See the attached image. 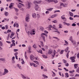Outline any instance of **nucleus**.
Instances as JSON below:
<instances>
[{
    "label": "nucleus",
    "mask_w": 79,
    "mask_h": 79,
    "mask_svg": "<svg viewBox=\"0 0 79 79\" xmlns=\"http://www.w3.org/2000/svg\"><path fill=\"white\" fill-rule=\"evenodd\" d=\"M32 16L34 18H37V16L36 15V14L35 13H33Z\"/></svg>",
    "instance_id": "nucleus-14"
},
{
    "label": "nucleus",
    "mask_w": 79,
    "mask_h": 79,
    "mask_svg": "<svg viewBox=\"0 0 79 79\" xmlns=\"http://www.w3.org/2000/svg\"><path fill=\"white\" fill-rule=\"evenodd\" d=\"M53 8H50L49 9H47V10H48V11H51L52 10H53Z\"/></svg>",
    "instance_id": "nucleus-36"
},
{
    "label": "nucleus",
    "mask_w": 79,
    "mask_h": 79,
    "mask_svg": "<svg viewBox=\"0 0 79 79\" xmlns=\"http://www.w3.org/2000/svg\"><path fill=\"white\" fill-rule=\"evenodd\" d=\"M33 62H34V63H36L37 64H39V62L37 61H33Z\"/></svg>",
    "instance_id": "nucleus-35"
},
{
    "label": "nucleus",
    "mask_w": 79,
    "mask_h": 79,
    "mask_svg": "<svg viewBox=\"0 0 79 79\" xmlns=\"http://www.w3.org/2000/svg\"><path fill=\"white\" fill-rule=\"evenodd\" d=\"M21 60L22 61L21 62V64H25V62H24V61L23 59H22Z\"/></svg>",
    "instance_id": "nucleus-21"
},
{
    "label": "nucleus",
    "mask_w": 79,
    "mask_h": 79,
    "mask_svg": "<svg viewBox=\"0 0 79 79\" xmlns=\"http://www.w3.org/2000/svg\"><path fill=\"white\" fill-rule=\"evenodd\" d=\"M31 31H28L27 32V34H28V35H30V34H31Z\"/></svg>",
    "instance_id": "nucleus-46"
},
{
    "label": "nucleus",
    "mask_w": 79,
    "mask_h": 79,
    "mask_svg": "<svg viewBox=\"0 0 79 79\" xmlns=\"http://www.w3.org/2000/svg\"><path fill=\"white\" fill-rule=\"evenodd\" d=\"M26 21L27 22H29L30 21V19H29V15L27 14L26 16V18L25 19Z\"/></svg>",
    "instance_id": "nucleus-5"
},
{
    "label": "nucleus",
    "mask_w": 79,
    "mask_h": 79,
    "mask_svg": "<svg viewBox=\"0 0 79 79\" xmlns=\"http://www.w3.org/2000/svg\"><path fill=\"white\" fill-rule=\"evenodd\" d=\"M15 35V34L14 33H12L11 34V35L10 36V38L11 39L12 37L14 36V35Z\"/></svg>",
    "instance_id": "nucleus-23"
},
{
    "label": "nucleus",
    "mask_w": 79,
    "mask_h": 79,
    "mask_svg": "<svg viewBox=\"0 0 79 79\" xmlns=\"http://www.w3.org/2000/svg\"><path fill=\"white\" fill-rule=\"evenodd\" d=\"M4 10V9L3 7H2L1 9V11H2Z\"/></svg>",
    "instance_id": "nucleus-61"
},
{
    "label": "nucleus",
    "mask_w": 79,
    "mask_h": 79,
    "mask_svg": "<svg viewBox=\"0 0 79 79\" xmlns=\"http://www.w3.org/2000/svg\"><path fill=\"white\" fill-rule=\"evenodd\" d=\"M18 53L16 52L14 53V55H15V56H17V55H18Z\"/></svg>",
    "instance_id": "nucleus-54"
},
{
    "label": "nucleus",
    "mask_w": 79,
    "mask_h": 79,
    "mask_svg": "<svg viewBox=\"0 0 79 79\" xmlns=\"http://www.w3.org/2000/svg\"><path fill=\"white\" fill-rule=\"evenodd\" d=\"M65 66H67V67L69 66V64H68V63H67L65 64Z\"/></svg>",
    "instance_id": "nucleus-59"
},
{
    "label": "nucleus",
    "mask_w": 79,
    "mask_h": 79,
    "mask_svg": "<svg viewBox=\"0 0 79 79\" xmlns=\"http://www.w3.org/2000/svg\"><path fill=\"white\" fill-rule=\"evenodd\" d=\"M69 40H73V37L70 36V37L69 38Z\"/></svg>",
    "instance_id": "nucleus-47"
},
{
    "label": "nucleus",
    "mask_w": 79,
    "mask_h": 79,
    "mask_svg": "<svg viewBox=\"0 0 79 79\" xmlns=\"http://www.w3.org/2000/svg\"><path fill=\"white\" fill-rule=\"evenodd\" d=\"M68 49H69V48L67 47L66 48V49H65V51L66 53L67 52H68Z\"/></svg>",
    "instance_id": "nucleus-40"
},
{
    "label": "nucleus",
    "mask_w": 79,
    "mask_h": 79,
    "mask_svg": "<svg viewBox=\"0 0 79 79\" xmlns=\"http://www.w3.org/2000/svg\"><path fill=\"white\" fill-rule=\"evenodd\" d=\"M34 63H30V66H32V65H34Z\"/></svg>",
    "instance_id": "nucleus-57"
},
{
    "label": "nucleus",
    "mask_w": 79,
    "mask_h": 79,
    "mask_svg": "<svg viewBox=\"0 0 79 79\" xmlns=\"http://www.w3.org/2000/svg\"><path fill=\"white\" fill-rule=\"evenodd\" d=\"M31 46H28V52L29 53H31Z\"/></svg>",
    "instance_id": "nucleus-10"
},
{
    "label": "nucleus",
    "mask_w": 79,
    "mask_h": 79,
    "mask_svg": "<svg viewBox=\"0 0 79 79\" xmlns=\"http://www.w3.org/2000/svg\"><path fill=\"white\" fill-rule=\"evenodd\" d=\"M19 27V24L18 23H15L14 24V27Z\"/></svg>",
    "instance_id": "nucleus-12"
},
{
    "label": "nucleus",
    "mask_w": 79,
    "mask_h": 79,
    "mask_svg": "<svg viewBox=\"0 0 79 79\" xmlns=\"http://www.w3.org/2000/svg\"><path fill=\"white\" fill-rule=\"evenodd\" d=\"M69 19L70 20H73V18L71 17H70L69 18Z\"/></svg>",
    "instance_id": "nucleus-64"
},
{
    "label": "nucleus",
    "mask_w": 79,
    "mask_h": 79,
    "mask_svg": "<svg viewBox=\"0 0 79 79\" xmlns=\"http://www.w3.org/2000/svg\"><path fill=\"white\" fill-rule=\"evenodd\" d=\"M21 76L22 77L23 79H26V77L24 76L22 74H21Z\"/></svg>",
    "instance_id": "nucleus-30"
},
{
    "label": "nucleus",
    "mask_w": 79,
    "mask_h": 79,
    "mask_svg": "<svg viewBox=\"0 0 79 79\" xmlns=\"http://www.w3.org/2000/svg\"><path fill=\"white\" fill-rule=\"evenodd\" d=\"M69 13L71 16H74V15H73V13L71 12L70 11L69 12Z\"/></svg>",
    "instance_id": "nucleus-26"
},
{
    "label": "nucleus",
    "mask_w": 79,
    "mask_h": 79,
    "mask_svg": "<svg viewBox=\"0 0 79 79\" xmlns=\"http://www.w3.org/2000/svg\"><path fill=\"white\" fill-rule=\"evenodd\" d=\"M53 2H55V3H58V1H57V0H54L53 1Z\"/></svg>",
    "instance_id": "nucleus-51"
},
{
    "label": "nucleus",
    "mask_w": 79,
    "mask_h": 79,
    "mask_svg": "<svg viewBox=\"0 0 79 79\" xmlns=\"http://www.w3.org/2000/svg\"><path fill=\"white\" fill-rule=\"evenodd\" d=\"M14 5V4L13 3H11L9 6V8L10 9H11V8L13 7V5Z\"/></svg>",
    "instance_id": "nucleus-15"
},
{
    "label": "nucleus",
    "mask_w": 79,
    "mask_h": 79,
    "mask_svg": "<svg viewBox=\"0 0 79 79\" xmlns=\"http://www.w3.org/2000/svg\"><path fill=\"white\" fill-rule=\"evenodd\" d=\"M0 60L4 61H5V59L4 58H0Z\"/></svg>",
    "instance_id": "nucleus-53"
},
{
    "label": "nucleus",
    "mask_w": 79,
    "mask_h": 79,
    "mask_svg": "<svg viewBox=\"0 0 79 79\" xmlns=\"http://www.w3.org/2000/svg\"><path fill=\"white\" fill-rule=\"evenodd\" d=\"M6 29H8V25H6L5 26Z\"/></svg>",
    "instance_id": "nucleus-50"
},
{
    "label": "nucleus",
    "mask_w": 79,
    "mask_h": 79,
    "mask_svg": "<svg viewBox=\"0 0 79 79\" xmlns=\"http://www.w3.org/2000/svg\"><path fill=\"white\" fill-rule=\"evenodd\" d=\"M43 76L44 78H46V79H47V78H48V76L45 75L44 74H43Z\"/></svg>",
    "instance_id": "nucleus-28"
},
{
    "label": "nucleus",
    "mask_w": 79,
    "mask_h": 79,
    "mask_svg": "<svg viewBox=\"0 0 79 79\" xmlns=\"http://www.w3.org/2000/svg\"><path fill=\"white\" fill-rule=\"evenodd\" d=\"M52 23H57V21L56 20L52 21Z\"/></svg>",
    "instance_id": "nucleus-52"
},
{
    "label": "nucleus",
    "mask_w": 79,
    "mask_h": 79,
    "mask_svg": "<svg viewBox=\"0 0 79 79\" xmlns=\"http://www.w3.org/2000/svg\"><path fill=\"white\" fill-rule=\"evenodd\" d=\"M64 42H65V43L66 44H64V45H68V42L67 41H66V40H64Z\"/></svg>",
    "instance_id": "nucleus-31"
},
{
    "label": "nucleus",
    "mask_w": 79,
    "mask_h": 79,
    "mask_svg": "<svg viewBox=\"0 0 79 79\" xmlns=\"http://www.w3.org/2000/svg\"><path fill=\"white\" fill-rule=\"evenodd\" d=\"M52 25H49V27L48 28V29L49 30V31H51L52 29Z\"/></svg>",
    "instance_id": "nucleus-9"
},
{
    "label": "nucleus",
    "mask_w": 79,
    "mask_h": 79,
    "mask_svg": "<svg viewBox=\"0 0 79 79\" xmlns=\"http://www.w3.org/2000/svg\"><path fill=\"white\" fill-rule=\"evenodd\" d=\"M41 37L43 38L44 41V42H45L46 40L45 39V37H47V35H46L44 33H42Z\"/></svg>",
    "instance_id": "nucleus-2"
},
{
    "label": "nucleus",
    "mask_w": 79,
    "mask_h": 79,
    "mask_svg": "<svg viewBox=\"0 0 79 79\" xmlns=\"http://www.w3.org/2000/svg\"><path fill=\"white\" fill-rule=\"evenodd\" d=\"M30 59L31 60H34V56L33 55H32L30 56Z\"/></svg>",
    "instance_id": "nucleus-17"
},
{
    "label": "nucleus",
    "mask_w": 79,
    "mask_h": 79,
    "mask_svg": "<svg viewBox=\"0 0 79 79\" xmlns=\"http://www.w3.org/2000/svg\"><path fill=\"white\" fill-rule=\"evenodd\" d=\"M65 76L67 77H69V75L68 73H65Z\"/></svg>",
    "instance_id": "nucleus-39"
},
{
    "label": "nucleus",
    "mask_w": 79,
    "mask_h": 79,
    "mask_svg": "<svg viewBox=\"0 0 79 79\" xmlns=\"http://www.w3.org/2000/svg\"><path fill=\"white\" fill-rule=\"evenodd\" d=\"M17 66L18 67V68H19V69H21V65H19V64H17Z\"/></svg>",
    "instance_id": "nucleus-27"
},
{
    "label": "nucleus",
    "mask_w": 79,
    "mask_h": 79,
    "mask_svg": "<svg viewBox=\"0 0 79 79\" xmlns=\"http://www.w3.org/2000/svg\"><path fill=\"white\" fill-rule=\"evenodd\" d=\"M43 76L44 78H46V79H47V78H48V76L45 75L44 74H43Z\"/></svg>",
    "instance_id": "nucleus-29"
},
{
    "label": "nucleus",
    "mask_w": 79,
    "mask_h": 79,
    "mask_svg": "<svg viewBox=\"0 0 79 79\" xmlns=\"http://www.w3.org/2000/svg\"><path fill=\"white\" fill-rule=\"evenodd\" d=\"M53 53L54 54L52 55V56L53 57H55V55H56V50H53Z\"/></svg>",
    "instance_id": "nucleus-11"
},
{
    "label": "nucleus",
    "mask_w": 79,
    "mask_h": 79,
    "mask_svg": "<svg viewBox=\"0 0 79 79\" xmlns=\"http://www.w3.org/2000/svg\"><path fill=\"white\" fill-rule=\"evenodd\" d=\"M60 6H63V7H67L68 6V4L65 3L63 4L62 3H61L60 5Z\"/></svg>",
    "instance_id": "nucleus-6"
},
{
    "label": "nucleus",
    "mask_w": 79,
    "mask_h": 79,
    "mask_svg": "<svg viewBox=\"0 0 79 79\" xmlns=\"http://www.w3.org/2000/svg\"><path fill=\"white\" fill-rule=\"evenodd\" d=\"M33 47L34 48H37V47L35 44H34L33 46Z\"/></svg>",
    "instance_id": "nucleus-37"
},
{
    "label": "nucleus",
    "mask_w": 79,
    "mask_h": 79,
    "mask_svg": "<svg viewBox=\"0 0 79 79\" xmlns=\"http://www.w3.org/2000/svg\"><path fill=\"white\" fill-rule=\"evenodd\" d=\"M41 43V45L42 47H44V42H43L41 41L40 42Z\"/></svg>",
    "instance_id": "nucleus-24"
},
{
    "label": "nucleus",
    "mask_w": 79,
    "mask_h": 79,
    "mask_svg": "<svg viewBox=\"0 0 79 79\" xmlns=\"http://www.w3.org/2000/svg\"><path fill=\"white\" fill-rule=\"evenodd\" d=\"M47 2H53V0H45Z\"/></svg>",
    "instance_id": "nucleus-34"
},
{
    "label": "nucleus",
    "mask_w": 79,
    "mask_h": 79,
    "mask_svg": "<svg viewBox=\"0 0 79 79\" xmlns=\"http://www.w3.org/2000/svg\"><path fill=\"white\" fill-rule=\"evenodd\" d=\"M43 56L44 58H47V56H45V55H43Z\"/></svg>",
    "instance_id": "nucleus-45"
},
{
    "label": "nucleus",
    "mask_w": 79,
    "mask_h": 79,
    "mask_svg": "<svg viewBox=\"0 0 79 79\" xmlns=\"http://www.w3.org/2000/svg\"><path fill=\"white\" fill-rule=\"evenodd\" d=\"M63 52H64V51L63 50H61L60 52V55H62V54L63 53Z\"/></svg>",
    "instance_id": "nucleus-41"
},
{
    "label": "nucleus",
    "mask_w": 79,
    "mask_h": 79,
    "mask_svg": "<svg viewBox=\"0 0 79 79\" xmlns=\"http://www.w3.org/2000/svg\"><path fill=\"white\" fill-rule=\"evenodd\" d=\"M64 69L66 71H69V70H68V69H66V68L64 67Z\"/></svg>",
    "instance_id": "nucleus-55"
},
{
    "label": "nucleus",
    "mask_w": 79,
    "mask_h": 79,
    "mask_svg": "<svg viewBox=\"0 0 79 79\" xmlns=\"http://www.w3.org/2000/svg\"><path fill=\"white\" fill-rule=\"evenodd\" d=\"M31 2H28L26 4V7L27 8L29 9L31 7Z\"/></svg>",
    "instance_id": "nucleus-3"
},
{
    "label": "nucleus",
    "mask_w": 79,
    "mask_h": 79,
    "mask_svg": "<svg viewBox=\"0 0 79 79\" xmlns=\"http://www.w3.org/2000/svg\"><path fill=\"white\" fill-rule=\"evenodd\" d=\"M77 58H79V53L77 55Z\"/></svg>",
    "instance_id": "nucleus-62"
},
{
    "label": "nucleus",
    "mask_w": 79,
    "mask_h": 79,
    "mask_svg": "<svg viewBox=\"0 0 79 79\" xmlns=\"http://www.w3.org/2000/svg\"><path fill=\"white\" fill-rule=\"evenodd\" d=\"M4 20H5L6 21H9V19H4Z\"/></svg>",
    "instance_id": "nucleus-49"
},
{
    "label": "nucleus",
    "mask_w": 79,
    "mask_h": 79,
    "mask_svg": "<svg viewBox=\"0 0 79 79\" xmlns=\"http://www.w3.org/2000/svg\"><path fill=\"white\" fill-rule=\"evenodd\" d=\"M27 54L26 52H25V57L26 59V60H27L28 59V58H27V55L26 54Z\"/></svg>",
    "instance_id": "nucleus-22"
},
{
    "label": "nucleus",
    "mask_w": 79,
    "mask_h": 79,
    "mask_svg": "<svg viewBox=\"0 0 79 79\" xmlns=\"http://www.w3.org/2000/svg\"><path fill=\"white\" fill-rule=\"evenodd\" d=\"M8 72H9L8 70H7V69H4V73L3 74V75H5V74H7V73H8Z\"/></svg>",
    "instance_id": "nucleus-7"
},
{
    "label": "nucleus",
    "mask_w": 79,
    "mask_h": 79,
    "mask_svg": "<svg viewBox=\"0 0 79 79\" xmlns=\"http://www.w3.org/2000/svg\"><path fill=\"white\" fill-rule=\"evenodd\" d=\"M40 30L41 31H43V30H44V28H43V27H40Z\"/></svg>",
    "instance_id": "nucleus-48"
},
{
    "label": "nucleus",
    "mask_w": 79,
    "mask_h": 79,
    "mask_svg": "<svg viewBox=\"0 0 79 79\" xmlns=\"http://www.w3.org/2000/svg\"><path fill=\"white\" fill-rule=\"evenodd\" d=\"M15 45H16L15 44V43H12V44H10V48H11L12 47L15 46Z\"/></svg>",
    "instance_id": "nucleus-16"
},
{
    "label": "nucleus",
    "mask_w": 79,
    "mask_h": 79,
    "mask_svg": "<svg viewBox=\"0 0 79 79\" xmlns=\"http://www.w3.org/2000/svg\"><path fill=\"white\" fill-rule=\"evenodd\" d=\"M17 1L19 2H20V3H23V2H22L21 0H17Z\"/></svg>",
    "instance_id": "nucleus-56"
},
{
    "label": "nucleus",
    "mask_w": 79,
    "mask_h": 79,
    "mask_svg": "<svg viewBox=\"0 0 79 79\" xmlns=\"http://www.w3.org/2000/svg\"><path fill=\"white\" fill-rule=\"evenodd\" d=\"M53 52V51L51 49L49 50L48 52V54L49 55H50L51 53H52Z\"/></svg>",
    "instance_id": "nucleus-13"
},
{
    "label": "nucleus",
    "mask_w": 79,
    "mask_h": 79,
    "mask_svg": "<svg viewBox=\"0 0 79 79\" xmlns=\"http://www.w3.org/2000/svg\"><path fill=\"white\" fill-rule=\"evenodd\" d=\"M75 77H79V74H76L75 75Z\"/></svg>",
    "instance_id": "nucleus-58"
},
{
    "label": "nucleus",
    "mask_w": 79,
    "mask_h": 79,
    "mask_svg": "<svg viewBox=\"0 0 79 79\" xmlns=\"http://www.w3.org/2000/svg\"><path fill=\"white\" fill-rule=\"evenodd\" d=\"M64 15H63L61 17V18L62 19H64L65 18L64 17Z\"/></svg>",
    "instance_id": "nucleus-43"
},
{
    "label": "nucleus",
    "mask_w": 79,
    "mask_h": 79,
    "mask_svg": "<svg viewBox=\"0 0 79 79\" xmlns=\"http://www.w3.org/2000/svg\"><path fill=\"white\" fill-rule=\"evenodd\" d=\"M40 3V2H37L35 1H34V3L35 4V9L36 11H38L39 9V6L37 4H39Z\"/></svg>",
    "instance_id": "nucleus-1"
},
{
    "label": "nucleus",
    "mask_w": 79,
    "mask_h": 79,
    "mask_svg": "<svg viewBox=\"0 0 79 79\" xmlns=\"http://www.w3.org/2000/svg\"><path fill=\"white\" fill-rule=\"evenodd\" d=\"M64 63L65 64H66V63H67V61L66 60H64V59H63L62 60Z\"/></svg>",
    "instance_id": "nucleus-32"
},
{
    "label": "nucleus",
    "mask_w": 79,
    "mask_h": 79,
    "mask_svg": "<svg viewBox=\"0 0 79 79\" xmlns=\"http://www.w3.org/2000/svg\"><path fill=\"white\" fill-rule=\"evenodd\" d=\"M14 10H15L16 12H18V11H19V9H18L16 8H14Z\"/></svg>",
    "instance_id": "nucleus-38"
},
{
    "label": "nucleus",
    "mask_w": 79,
    "mask_h": 79,
    "mask_svg": "<svg viewBox=\"0 0 79 79\" xmlns=\"http://www.w3.org/2000/svg\"><path fill=\"white\" fill-rule=\"evenodd\" d=\"M78 65H79V64H74V66L75 68H76V69L78 67Z\"/></svg>",
    "instance_id": "nucleus-20"
},
{
    "label": "nucleus",
    "mask_w": 79,
    "mask_h": 79,
    "mask_svg": "<svg viewBox=\"0 0 79 79\" xmlns=\"http://www.w3.org/2000/svg\"><path fill=\"white\" fill-rule=\"evenodd\" d=\"M4 15H5L6 16H8V15H9V13L5 11Z\"/></svg>",
    "instance_id": "nucleus-18"
},
{
    "label": "nucleus",
    "mask_w": 79,
    "mask_h": 79,
    "mask_svg": "<svg viewBox=\"0 0 79 79\" xmlns=\"http://www.w3.org/2000/svg\"><path fill=\"white\" fill-rule=\"evenodd\" d=\"M34 60H39V58L37 56L36 57H34Z\"/></svg>",
    "instance_id": "nucleus-33"
},
{
    "label": "nucleus",
    "mask_w": 79,
    "mask_h": 79,
    "mask_svg": "<svg viewBox=\"0 0 79 79\" xmlns=\"http://www.w3.org/2000/svg\"><path fill=\"white\" fill-rule=\"evenodd\" d=\"M73 17H74V18H75V17H79V16L78 15H74L73 16Z\"/></svg>",
    "instance_id": "nucleus-60"
},
{
    "label": "nucleus",
    "mask_w": 79,
    "mask_h": 79,
    "mask_svg": "<svg viewBox=\"0 0 79 79\" xmlns=\"http://www.w3.org/2000/svg\"><path fill=\"white\" fill-rule=\"evenodd\" d=\"M45 13L46 14H49V13H50V12L48 11H47Z\"/></svg>",
    "instance_id": "nucleus-63"
},
{
    "label": "nucleus",
    "mask_w": 79,
    "mask_h": 79,
    "mask_svg": "<svg viewBox=\"0 0 79 79\" xmlns=\"http://www.w3.org/2000/svg\"><path fill=\"white\" fill-rule=\"evenodd\" d=\"M18 6L19 8H21V5H19V4H18Z\"/></svg>",
    "instance_id": "nucleus-44"
},
{
    "label": "nucleus",
    "mask_w": 79,
    "mask_h": 79,
    "mask_svg": "<svg viewBox=\"0 0 79 79\" xmlns=\"http://www.w3.org/2000/svg\"><path fill=\"white\" fill-rule=\"evenodd\" d=\"M76 56H74L70 58V59L71 60L72 63H74L76 61L75 59H76Z\"/></svg>",
    "instance_id": "nucleus-4"
},
{
    "label": "nucleus",
    "mask_w": 79,
    "mask_h": 79,
    "mask_svg": "<svg viewBox=\"0 0 79 79\" xmlns=\"http://www.w3.org/2000/svg\"><path fill=\"white\" fill-rule=\"evenodd\" d=\"M11 32V30H8L7 31V33H9V32Z\"/></svg>",
    "instance_id": "nucleus-42"
},
{
    "label": "nucleus",
    "mask_w": 79,
    "mask_h": 79,
    "mask_svg": "<svg viewBox=\"0 0 79 79\" xmlns=\"http://www.w3.org/2000/svg\"><path fill=\"white\" fill-rule=\"evenodd\" d=\"M38 53H40L41 54H42V51L41 49H40L39 50L37 51Z\"/></svg>",
    "instance_id": "nucleus-25"
},
{
    "label": "nucleus",
    "mask_w": 79,
    "mask_h": 79,
    "mask_svg": "<svg viewBox=\"0 0 79 79\" xmlns=\"http://www.w3.org/2000/svg\"><path fill=\"white\" fill-rule=\"evenodd\" d=\"M35 31L34 30H32L31 31V35H35Z\"/></svg>",
    "instance_id": "nucleus-8"
},
{
    "label": "nucleus",
    "mask_w": 79,
    "mask_h": 79,
    "mask_svg": "<svg viewBox=\"0 0 79 79\" xmlns=\"http://www.w3.org/2000/svg\"><path fill=\"white\" fill-rule=\"evenodd\" d=\"M58 16V15L57 14H55L54 15H53L51 16V18H55V17H56V16Z\"/></svg>",
    "instance_id": "nucleus-19"
}]
</instances>
